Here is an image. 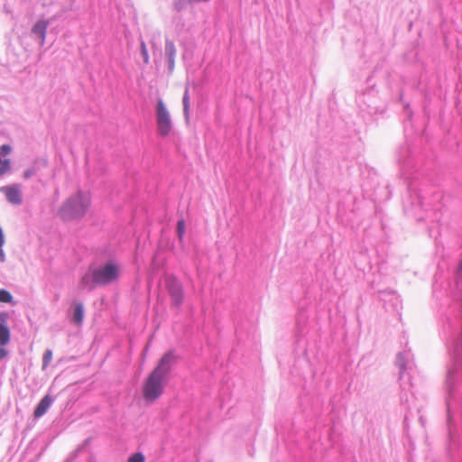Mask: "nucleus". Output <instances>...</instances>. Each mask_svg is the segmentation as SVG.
I'll list each match as a JSON object with an SVG mask.
<instances>
[{
    "label": "nucleus",
    "instance_id": "obj_1",
    "mask_svg": "<svg viewBox=\"0 0 462 462\" xmlns=\"http://www.w3.org/2000/svg\"><path fill=\"white\" fill-rule=\"evenodd\" d=\"M450 362L447 367L446 406L447 420L450 424L454 415L462 416V300L456 299L448 307L443 322Z\"/></svg>",
    "mask_w": 462,
    "mask_h": 462
},
{
    "label": "nucleus",
    "instance_id": "obj_2",
    "mask_svg": "<svg viewBox=\"0 0 462 462\" xmlns=\"http://www.w3.org/2000/svg\"><path fill=\"white\" fill-rule=\"evenodd\" d=\"M178 359L175 350L170 349L158 360L143 384V396L146 402H153L162 395Z\"/></svg>",
    "mask_w": 462,
    "mask_h": 462
},
{
    "label": "nucleus",
    "instance_id": "obj_3",
    "mask_svg": "<svg viewBox=\"0 0 462 462\" xmlns=\"http://www.w3.org/2000/svg\"><path fill=\"white\" fill-rule=\"evenodd\" d=\"M121 275V266L115 259L104 263L90 264L86 273L80 278V289L92 291L97 287H106L117 282Z\"/></svg>",
    "mask_w": 462,
    "mask_h": 462
},
{
    "label": "nucleus",
    "instance_id": "obj_4",
    "mask_svg": "<svg viewBox=\"0 0 462 462\" xmlns=\"http://www.w3.org/2000/svg\"><path fill=\"white\" fill-rule=\"evenodd\" d=\"M399 163L402 177L407 181V189L409 192V199L411 206L413 208H424L426 206L425 199L418 192L415 180L417 176V162L413 157V153L408 146H402L399 152Z\"/></svg>",
    "mask_w": 462,
    "mask_h": 462
},
{
    "label": "nucleus",
    "instance_id": "obj_5",
    "mask_svg": "<svg viewBox=\"0 0 462 462\" xmlns=\"http://www.w3.org/2000/svg\"><path fill=\"white\" fill-rule=\"evenodd\" d=\"M90 205V195L87 191L79 189L63 202L57 216L64 222L79 220L85 217Z\"/></svg>",
    "mask_w": 462,
    "mask_h": 462
},
{
    "label": "nucleus",
    "instance_id": "obj_6",
    "mask_svg": "<svg viewBox=\"0 0 462 462\" xmlns=\"http://www.w3.org/2000/svg\"><path fill=\"white\" fill-rule=\"evenodd\" d=\"M412 355L410 350L399 352L396 356L395 364L399 368V381L402 391L412 386L411 370L412 368Z\"/></svg>",
    "mask_w": 462,
    "mask_h": 462
},
{
    "label": "nucleus",
    "instance_id": "obj_7",
    "mask_svg": "<svg viewBox=\"0 0 462 462\" xmlns=\"http://www.w3.org/2000/svg\"><path fill=\"white\" fill-rule=\"evenodd\" d=\"M157 133L161 137H167L172 130L173 124L170 113L162 99H159L155 108Z\"/></svg>",
    "mask_w": 462,
    "mask_h": 462
},
{
    "label": "nucleus",
    "instance_id": "obj_8",
    "mask_svg": "<svg viewBox=\"0 0 462 462\" xmlns=\"http://www.w3.org/2000/svg\"><path fill=\"white\" fill-rule=\"evenodd\" d=\"M165 287L171 296V307L179 309L185 298L184 289L181 282L175 275H168L165 278Z\"/></svg>",
    "mask_w": 462,
    "mask_h": 462
},
{
    "label": "nucleus",
    "instance_id": "obj_9",
    "mask_svg": "<svg viewBox=\"0 0 462 462\" xmlns=\"http://www.w3.org/2000/svg\"><path fill=\"white\" fill-rule=\"evenodd\" d=\"M0 193H3L6 200L13 205L20 206L23 203L21 185L18 183L0 187Z\"/></svg>",
    "mask_w": 462,
    "mask_h": 462
},
{
    "label": "nucleus",
    "instance_id": "obj_10",
    "mask_svg": "<svg viewBox=\"0 0 462 462\" xmlns=\"http://www.w3.org/2000/svg\"><path fill=\"white\" fill-rule=\"evenodd\" d=\"M51 20L47 19H40L36 23H33L31 29V36L33 38L35 42H38L40 47H42L45 43L46 33L48 26L50 25Z\"/></svg>",
    "mask_w": 462,
    "mask_h": 462
},
{
    "label": "nucleus",
    "instance_id": "obj_11",
    "mask_svg": "<svg viewBox=\"0 0 462 462\" xmlns=\"http://www.w3.org/2000/svg\"><path fill=\"white\" fill-rule=\"evenodd\" d=\"M305 322V318L300 316L297 319V328L295 332V351L306 354V342L304 340L305 328L302 323Z\"/></svg>",
    "mask_w": 462,
    "mask_h": 462
},
{
    "label": "nucleus",
    "instance_id": "obj_12",
    "mask_svg": "<svg viewBox=\"0 0 462 462\" xmlns=\"http://www.w3.org/2000/svg\"><path fill=\"white\" fill-rule=\"evenodd\" d=\"M177 50L174 42L166 38L165 45H164V54L168 63V72L169 74H172L175 68V57H176Z\"/></svg>",
    "mask_w": 462,
    "mask_h": 462
},
{
    "label": "nucleus",
    "instance_id": "obj_13",
    "mask_svg": "<svg viewBox=\"0 0 462 462\" xmlns=\"http://www.w3.org/2000/svg\"><path fill=\"white\" fill-rule=\"evenodd\" d=\"M9 313L6 311L0 312V346H5L9 343L11 333L10 328L7 326V319Z\"/></svg>",
    "mask_w": 462,
    "mask_h": 462
},
{
    "label": "nucleus",
    "instance_id": "obj_14",
    "mask_svg": "<svg viewBox=\"0 0 462 462\" xmlns=\"http://www.w3.org/2000/svg\"><path fill=\"white\" fill-rule=\"evenodd\" d=\"M52 402L53 398L50 394L44 395L34 408V418L39 419L42 417L47 412Z\"/></svg>",
    "mask_w": 462,
    "mask_h": 462
},
{
    "label": "nucleus",
    "instance_id": "obj_15",
    "mask_svg": "<svg viewBox=\"0 0 462 462\" xmlns=\"http://www.w3.org/2000/svg\"><path fill=\"white\" fill-rule=\"evenodd\" d=\"M84 319V306L82 302H74L71 320L76 325H80Z\"/></svg>",
    "mask_w": 462,
    "mask_h": 462
},
{
    "label": "nucleus",
    "instance_id": "obj_16",
    "mask_svg": "<svg viewBox=\"0 0 462 462\" xmlns=\"http://www.w3.org/2000/svg\"><path fill=\"white\" fill-rule=\"evenodd\" d=\"M210 0H176L173 4V8L177 12H182L187 9L189 5L198 3H207Z\"/></svg>",
    "mask_w": 462,
    "mask_h": 462
},
{
    "label": "nucleus",
    "instance_id": "obj_17",
    "mask_svg": "<svg viewBox=\"0 0 462 462\" xmlns=\"http://www.w3.org/2000/svg\"><path fill=\"white\" fill-rule=\"evenodd\" d=\"M189 98L190 97H189V88L187 87L185 88V91H184L183 97H182L183 116H184L186 121H189V107H190Z\"/></svg>",
    "mask_w": 462,
    "mask_h": 462
},
{
    "label": "nucleus",
    "instance_id": "obj_18",
    "mask_svg": "<svg viewBox=\"0 0 462 462\" xmlns=\"http://www.w3.org/2000/svg\"><path fill=\"white\" fill-rule=\"evenodd\" d=\"M185 231H186L185 220L183 218H180L177 222L176 233H177L178 239L180 240V243L183 241Z\"/></svg>",
    "mask_w": 462,
    "mask_h": 462
},
{
    "label": "nucleus",
    "instance_id": "obj_19",
    "mask_svg": "<svg viewBox=\"0 0 462 462\" xmlns=\"http://www.w3.org/2000/svg\"><path fill=\"white\" fill-rule=\"evenodd\" d=\"M0 302L11 303L14 305L13 295L5 289L0 290Z\"/></svg>",
    "mask_w": 462,
    "mask_h": 462
},
{
    "label": "nucleus",
    "instance_id": "obj_20",
    "mask_svg": "<svg viewBox=\"0 0 462 462\" xmlns=\"http://www.w3.org/2000/svg\"><path fill=\"white\" fill-rule=\"evenodd\" d=\"M52 359V351L51 349H47L43 353L42 356V369H45Z\"/></svg>",
    "mask_w": 462,
    "mask_h": 462
},
{
    "label": "nucleus",
    "instance_id": "obj_21",
    "mask_svg": "<svg viewBox=\"0 0 462 462\" xmlns=\"http://www.w3.org/2000/svg\"><path fill=\"white\" fill-rule=\"evenodd\" d=\"M11 169V161L9 159H2L0 163V177Z\"/></svg>",
    "mask_w": 462,
    "mask_h": 462
},
{
    "label": "nucleus",
    "instance_id": "obj_22",
    "mask_svg": "<svg viewBox=\"0 0 462 462\" xmlns=\"http://www.w3.org/2000/svg\"><path fill=\"white\" fill-rule=\"evenodd\" d=\"M127 462H145V457L142 452H135L128 457Z\"/></svg>",
    "mask_w": 462,
    "mask_h": 462
},
{
    "label": "nucleus",
    "instance_id": "obj_23",
    "mask_svg": "<svg viewBox=\"0 0 462 462\" xmlns=\"http://www.w3.org/2000/svg\"><path fill=\"white\" fill-rule=\"evenodd\" d=\"M140 51H141V55L143 57V62L145 64H148L150 58H149L148 51L146 48V44L143 41H142L140 43Z\"/></svg>",
    "mask_w": 462,
    "mask_h": 462
},
{
    "label": "nucleus",
    "instance_id": "obj_24",
    "mask_svg": "<svg viewBox=\"0 0 462 462\" xmlns=\"http://www.w3.org/2000/svg\"><path fill=\"white\" fill-rule=\"evenodd\" d=\"M5 244V236L2 228L0 227V262L4 263L5 261V254L3 250V245Z\"/></svg>",
    "mask_w": 462,
    "mask_h": 462
},
{
    "label": "nucleus",
    "instance_id": "obj_25",
    "mask_svg": "<svg viewBox=\"0 0 462 462\" xmlns=\"http://www.w3.org/2000/svg\"><path fill=\"white\" fill-rule=\"evenodd\" d=\"M12 151V147L9 144H2L0 146V157L8 155Z\"/></svg>",
    "mask_w": 462,
    "mask_h": 462
},
{
    "label": "nucleus",
    "instance_id": "obj_26",
    "mask_svg": "<svg viewBox=\"0 0 462 462\" xmlns=\"http://www.w3.org/2000/svg\"><path fill=\"white\" fill-rule=\"evenodd\" d=\"M35 174H36V169L32 167V168H29V169H26L23 171V178L27 180V179H30L31 177H32Z\"/></svg>",
    "mask_w": 462,
    "mask_h": 462
},
{
    "label": "nucleus",
    "instance_id": "obj_27",
    "mask_svg": "<svg viewBox=\"0 0 462 462\" xmlns=\"http://www.w3.org/2000/svg\"><path fill=\"white\" fill-rule=\"evenodd\" d=\"M83 446L82 447H79L78 449H76L75 451H73L69 456V457L66 459V462H73L76 457H78V454L79 452L82 449Z\"/></svg>",
    "mask_w": 462,
    "mask_h": 462
},
{
    "label": "nucleus",
    "instance_id": "obj_28",
    "mask_svg": "<svg viewBox=\"0 0 462 462\" xmlns=\"http://www.w3.org/2000/svg\"><path fill=\"white\" fill-rule=\"evenodd\" d=\"M457 278L459 281H462V260L460 261L457 269Z\"/></svg>",
    "mask_w": 462,
    "mask_h": 462
},
{
    "label": "nucleus",
    "instance_id": "obj_29",
    "mask_svg": "<svg viewBox=\"0 0 462 462\" xmlns=\"http://www.w3.org/2000/svg\"><path fill=\"white\" fill-rule=\"evenodd\" d=\"M4 346H0V360L4 359L8 355V351Z\"/></svg>",
    "mask_w": 462,
    "mask_h": 462
},
{
    "label": "nucleus",
    "instance_id": "obj_30",
    "mask_svg": "<svg viewBox=\"0 0 462 462\" xmlns=\"http://www.w3.org/2000/svg\"><path fill=\"white\" fill-rule=\"evenodd\" d=\"M404 112H405V114L407 116V119L410 120L411 118V116H412V112H411L409 105H406L404 106Z\"/></svg>",
    "mask_w": 462,
    "mask_h": 462
},
{
    "label": "nucleus",
    "instance_id": "obj_31",
    "mask_svg": "<svg viewBox=\"0 0 462 462\" xmlns=\"http://www.w3.org/2000/svg\"><path fill=\"white\" fill-rule=\"evenodd\" d=\"M367 84H368L369 86H372V87L374 86V85L372 84V78H371V77L367 79Z\"/></svg>",
    "mask_w": 462,
    "mask_h": 462
},
{
    "label": "nucleus",
    "instance_id": "obj_32",
    "mask_svg": "<svg viewBox=\"0 0 462 462\" xmlns=\"http://www.w3.org/2000/svg\"><path fill=\"white\" fill-rule=\"evenodd\" d=\"M434 214L437 215V212H435ZM433 221H437V222L439 221V218L438 217V216L434 217Z\"/></svg>",
    "mask_w": 462,
    "mask_h": 462
},
{
    "label": "nucleus",
    "instance_id": "obj_33",
    "mask_svg": "<svg viewBox=\"0 0 462 462\" xmlns=\"http://www.w3.org/2000/svg\"><path fill=\"white\" fill-rule=\"evenodd\" d=\"M88 443H89V439H86V440H85L84 445H87V444H88Z\"/></svg>",
    "mask_w": 462,
    "mask_h": 462
},
{
    "label": "nucleus",
    "instance_id": "obj_34",
    "mask_svg": "<svg viewBox=\"0 0 462 462\" xmlns=\"http://www.w3.org/2000/svg\"><path fill=\"white\" fill-rule=\"evenodd\" d=\"M2 162V158L0 157V163Z\"/></svg>",
    "mask_w": 462,
    "mask_h": 462
}]
</instances>
